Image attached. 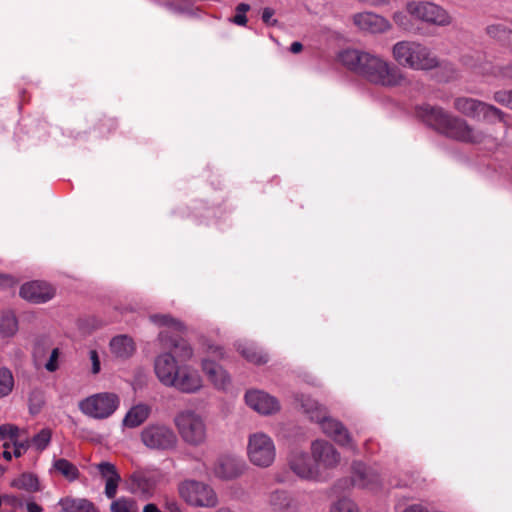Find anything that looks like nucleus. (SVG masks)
I'll use <instances>...</instances> for the list:
<instances>
[{
  "mask_svg": "<svg viewBox=\"0 0 512 512\" xmlns=\"http://www.w3.org/2000/svg\"><path fill=\"white\" fill-rule=\"evenodd\" d=\"M19 428L14 424H2L0 425V440L9 439L14 442L19 437Z\"/></svg>",
  "mask_w": 512,
  "mask_h": 512,
  "instance_id": "ea45409f",
  "label": "nucleus"
},
{
  "mask_svg": "<svg viewBox=\"0 0 512 512\" xmlns=\"http://www.w3.org/2000/svg\"><path fill=\"white\" fill-rule=\"evenodd\" d=\"M303 412L309 416L312 421L320 424L323 433L332 438L340 446L346 447L352 451L356 450L353 439L347 428L338 420L327 416L325 407L317 401L306 395L297 397Z\"/></svg>",
  "mask_w": 512,
  "mask_h": 512,
  "instance_id": "20e7f679",
  "label": "nucleus"
},
{
  "mask_svg": "<svg viewBox=\"0 0 512 512\" xmlns=\"http://www.w3.org/2000/svg\"><path fill=\"white\" fill-rule=\"evenodd\" d=\"M3 447L5 448V450L3 451V458L6 459L7 461H10L12 459V454L11 452L8 451V449L10 448V443L8 442H5L3 444Z\"/></svg>",
  "mask_w": 512,
  "mask_h": 512,
  "instance_id": "5fc2aeb1",
  "label": "nucleus"
},
{
  "mask_svg": "<svg viewBox=\"0 0 512 512\" xmlns=\"http://www.w3.org/2000/svg\"><path fill=\"white\" fill-rule=\"evenodd\" d=\"M310 451L315 466L321 474V481H323L326 478L327 472L336 468L340 463V453L330 442L325 440L313 441Z\"/></svg>",
  "mask_w": 512,
  "mask_h": 512,
  "instance_id": "4468645a",
  "label": "nucleus"
},
{
  "mask_svg": "<svg viewBox=\"0 0 512 512\" xmlns=\"http://www.w3.org/2000/svg\"><path fill=\"white\" fill-rule=\"evenodd\" d=\"M58 505L65 506V510L70 512H100L94 503L86 498L63 497Z\"/></svg>",
  "mask_w": 512,
  "mask_h": 512,
  "instance_id": "bb28decb",
  "label": "nucleus"
},
{
  "mask_svg": "<svg viewBox=\"0 0 512 512\" xmlns=\"http://www.w3.org/2000/svg\"><path fill=\"white\" fill-rule=\"evenodd\" d=\"M96 467L106 482H109L110 480L115 481L117 479H121L115 465L110 462H100L96 465Z\"/></svg>",
  "mask_w": 512,
  "mask_h": 512,
  "instance_id": "c9c22d12",
  "label": "nucleus"
},
{
  "mask_svg": "<svg viewBox=\"0 0 512 512\" xmlns=\"http://www.w3.org/2000/svg\"><path fill=\"white\" fill-rule=\"evenodd\" d=\"M241 462L232 456H220L214 463L213 475L222 480H231L242 473Z\"/></svg>",
  "mask_w": 512,
  "mask_h": 512,
  "instance_id": "4be33fe9",
  "label": "nucleus"
},
{
  "mask_svg": "<svg viewBox=\"0 0 512 512\" xmlns=\"http://www.w3.org/2000/svg\"><path fill=\"white\" fill-rule=\"evenodd\" d=\"M168 508L171 512H179V507L176 503H172Z\"/></svg>",
  "mask_w": 512,
  "mask_h": 512,
  "instance_id": "4d7b16f0",
  "label": "nucleus"
},
{
  "mask_svg": "<svg viewBox=\"0 0 512 512\" xmlns=\"http://www.w3.org/2000/svg\"><path fill=\"white\" fill-rule=\"evenodd\" d=\"M83 324H84V321H79L78 325H79V328L84 332V333H88L89 331L86 330L84 327H83Z\"/></svg>",
  "mask_w": 512,
  "mask_h": 512,
  "instance_id": "13d9d810",
  "label": "nucleus"
},
{
  "mask_svg": "<svg viewBox=\"0 0 512 512\" xmlns=\"http://www.w3.org/2000/svg\"><path fill=\"white\" fill-rule=\"evenodd\" d=\"M14 378L12 372L6 368H0V398L8 396L13 389Z\"/></svg>",
  "mask_w": 512,
  "mask_h": 512,
  "instance_id": "72a5a7b5",
  "label": "nucleus"
},
{
  "mask_svg": "<svg viewBox=\"0 0 512 512\" xmlns=\"http://www.w3.org/2000/svg\"><path fill=\"white\" fill-rule=\"evenodd\" d=\"M407 12L415 19L435 25L448 26L452 17L443 7L428 1H410L406 5Z\"/></svg>",
  "mask_w": 512,
  "mask_h": 512,
  "instance_id": "9b49d317",
  "label": "nucleus"
},
{
  "mask_svg": "<svg viewBox=\"0 0 512 512\" xmlns=\"http://www.w3.org/2000/svg\"><path fill=\"white\" fill-rule=\"evenodd\" d=\"M53 468L69 481H74L79 477L78 468L67 459L60 458L53 462Z\"/></svg>",
  "mask_w": 512,
  "mask_h": 512,
  "instance_id": "2f4dec72",
  "label": "nucleus"
},
{
  "mask_svg": "<svg viewBox=\"0 0 512 512\" xmlns=\"http://www.w3.org/2000/svg\"><path fill=\"white\" fill-rule=\"evenodd\" d=\"M462 64L474 74L489 77L493 69V63L488 61L480 52H470L462 56Z\"/></svg>",
  "mask_w": 512,
  "mask_h": 512,
  "instance_id": "b1692460",
  "label": "nucleus"
},
{
  "mask_svg": "<svg viewBox=\"0 0 512 512\" xmlns=\"http://www.w3.org/2000/svg\"><path fill=\"white\" fill-rule=\"evenodd\" d=\"M89 358L92 363V373L98 374L101 370L100 359L96 350H90Z\"/></svg>",
  "mask_w": 512,
  "mask_h": 512,
  "instance_id": "de8ad7c7",
  "label": "nucleus"
},
{
  "mask_svg": "<svg viewBox=\"0 0 512 512\" xmlns=\"http://www.w3.org/2000/svg\"><path fill=\"white\" fill-rule=\"evenodd\" d=\"M403 512H428L423 506L421 505H411L407 507Z\"/></svg>",
  "mask_w": 512,
  "mask_h": 512,
  "instance_id": "864d4df0",
  "label": "nucleus"
},
{
  "mask_svg": "<svg viewBox=\"0 0 512 512\" xmlns=\"http://www.w3.org/2000/svg\"><path fill=\"white\" fill-rule=\"evenodd\" d=\"M142 443L151 450L168 451L175 449L178 439L175 432L165 424H149L140 434Z\"/></svg>",
  "mask_w": 512,
  "mask_h": 512,
  "instance_id": "9d476101",
  "label": "nucleus"
},
{
  "mask_svg": "<svg viewBox=\"0 0 512 512\" xmlns=\"http://www.w3.org/2000/svg\"><path fill=\"white\" fill-rule=\"evenodd\" d=\"M59 355H60V351L58 348H54L50 354V357L47 361V363L45 364V368L47 371L49 372H54L58 369L59 365H58V358H59Z\"/></svg>",
  "mask_w": 512,
  "mask_h": 512,
  "instance_id": "c03bdc74",
  "label": "nucleus"
},
{
  "mask_svg": "<svg viewBox=\"0 0 512 512\" xmlns=\"http://www.w3.org/2000/svg\"><path fill=\"white\" fill-rule=\"evenodd\" d=\"M393 21L402 28H407L408 19L407 16L403 12H395L393 14Z\"/></svg>",
  "mask_w": 512,
  "mask_h": 512,
  "instance_id": "8fccbe9b",
  "label": "nucleus"
},
{
  "mask_svg": "<svg viewBox=\"0 0 512 512\" xmlns=\"http://www.w3.org/2000/svg\"><path fill=\"white\" fill-rule=\"evenodd\" d=\"M391 54L399 66L414 71H429L439 66L438 57L419 41H398L392 46Z\"/></svg>",
  "mask_w": 512,
  "mask_h": 512,
  "instance_id": "7ed1b4c3",
  "label": "nucleus"
},
{
  "mask_svg": "<svg viewBox=\"0 0 512 512\" xmlns=\"http://www.w3.org/2000/svg\"><path fill=\"white\" fill-rule=\"evenodd\" d=\"M180 367L181 365L178 364L175 356L170 351L160 353L154 360L156 377L166 387H171Z\"/></svg>",
  "mask_w": 512,
  "mask_h": 512,
  "instance_id": "a211bd4d",
  "label": "nucleus"
},
{
  "mask_svg": "<svg viewBox=\"0 0 512 512\" xmlns=\"http://www.w3.org/2000/svg\"><path fill=\"white\" fill-rule=\"evenodd\" d=\"M418 115L429 126L449 138L470 144H484L487 147H497L498 140L485 129L470 125L466 120L454 116L440 107L423 105Z\"/></svg>",
  "mask_w": 512,
  "mask_h": 512,
  "instance_id": "f03ea898",
  "label": "nucleus"
},
{
  "mask_svg": "<svg viewBox=\"0 0 512 512\" xmlns=\"http://www.w3.org/2000/svg\"><path fill=\"white\" fill-rule=\"evenodd\" d=\"M26 508H27L28 512H42L43 511L42 507L35 502H28L26 505Z\"/></svg>",
  "mask_w": 512,
  "mask_h": 512,
  "instance_id": "603ef678",
  "label": "nucleus"
},
{
  "mask_svg": "<svg viewBox=\"0 0 512 512\" xmlns=\"http://www.w3.org/2000/svg\"><path fill=\"white\" fill-rule=\"evenodd\" d=\"M489 77H494L512 83V64L502 66L493 64V69Z\"/></svg>",
  "mask_w": 512,
  "mask_h": 512,
  "instance_id": "58836bf2",
  "label": "nucleus"
},
{
  "mask_svg": "<svg viewBox=\"0 0 512 512\" xmlns=\"http://www.w3.org/2000/svg\"><path fill=\"white\" fill-rule=\"evenodd\" d=\"M206 352L208 356L203 358L201 361L202 371L216 389H227L231 382L230 376L222 366L209 358L210 356L218 359L224 358L223 348L218 345L211 344L207 346Z\"/></svg>",
  "mask_w": 512,
  "mask_h": 512,
  "instance_id": "ddd939ff",
  "label": "nucleus"
},
{
  "mask_svg": "<svg viewBox=\"0 0 512 512\" xmlns=\"http://www.w3.org/2000/svg\"><path fill=\"white\" fill-rule=\"evenodd\" d=\"M18 331V320L11 311L3 312L0 317V334L2 337H13Z\"/></svg>",
  "mask_w": 512,
  "mask_h": 512,
  "instance_id": "7c9ffc66",
  "label": "nucleus"
},
{
  "mask_svg": "<svg viewBox=\"0 0 512 512\" xmlns=\"http://www.w3.org/2000/svg\"><path fill=\"white\" fill-rule=\"evenodd\" d=\"M453 106L457 112L468 118L482 120L488 123H493L496 120L501 122L505 121L504 118L506 114L502 110L492 104L472 97H457L454 100Z\"/></svg>",
  "mask_w": 512,
  "mask_h": 512,
  "instance_id": "0eeeda50",
  "label": "nucleus"
},
{
  "mask_svg": "<svg viewBox=\"0 0 512 512\" xmlns=\"http://www.w3.org/2000/svg\"><path fill=\"white\" fill-rule=\"evenodd\" d=\"M287 466L289 470L303 481H321L319 469L315 466L312 456L305 451L293 449L287 455Z\"/></svg>",
  "mask_w": 512,
  "mask_h": 512,
  "instance_id": "2eb2a0df",
  "label": "nucleus"
},
{
  "mask_svg": "<svg viewBox=\"0 0 512 512\" xmlns=\"http://www.w3.org/2000/svg\"><path fill=\"white\" fill-rule=\"evenodd\" d=\"M13 488L24 490L30 493L41 490L38 478L32 473H23L11 482Z\"/></svg>",
  "mask_w": 512,
  "mask_h": 512,
  "instance_id": "c756f323",
  "label": "nucleus"
},
{
  "mask_svg": "<svg viewBox=\"0 0 512 512\" xmlns=\"http://www.w3.org/2000/svg\"><path fill=\"white\" fill-rule=\"evenodd\" d=\"M151 413V407L144 403L134 405L129 409L123 419V425L129 428L140 426L147 420Z\"/></svg>",
  "mask_w": 512,
  "mask_h": 512,
  "instance_id": "a878e982",
  "label": "nucleus"
},
{
  "mask_svg": "<svg viewBox=\"0 0 512 512\" xmlns=\"http://www.w3.org/2000/svg\"><path fill=\"white\" fill-rule=\"evenodd\" d=\"M486 33L490 37H492L498 41H505L508 39L511 31L506 26H504L502 24H492V25L487 26Z\"/></svg>",
  "mask_w": 512,
  "mask_h": 512,
  "instance_id": "4c0bfd02",
  "label": "nucleus"
},
{
  "mask_svg": "<svg viewBox=\"0 0 512 512\" xmlns=\"http://www.w3.org/2000/svg\"><path fill=\"white\" fill-rule=\"evenodd\" d=\"M109 348L112 355L119 359H127L135 352V344L127 335H117L110 340Z\"/></svg>",
  "mask_w": 512,
  "mask_h": 512,
  "instance_id": "393cba45",
  "label": "nucleus"
},
{
  "mask_svg": "<svg viewBox=\"0 0 512 512\" xmlns=\"http://www.w3.org/2000/svg\"><path fill=\"white\" fill-rule=\"evenodd\" d=\"M162 480L163 474L158 469H138L128 477L127 490L142 500H149Z\"/></svg>",
  "mask_w": 512,
  "mask_h": 512,
  "instance_id": "1a4fd4ad",
  "label": "nucleus"
},
{
  "mask_svg": "<svg viewBox=\"0 0 512 512\" xmlns=\"http://www.w3.org/2000/svg\"><path fill=\"white\" fill-rule=\"evenodd\" d=\"M111 512H139V507L135 499L130 497H119L110 504Z\"/></svg>",
  "mask_w": 512,
  "mask_h": 512,
  "instance_id": "473e14b6",
  "label": "nucleus"
},
{
  "mask_svg": "<svg viewBox=\"0 0 512 512\" xmlns=\"http://www.w3.org/2000/svg\"><path fill=\"white\" fill-rule=\"evenodd\" d=\"M380 484L378 473L361 462L352 464L350 485L362 489H375Z\"/></svg>",
  "mask_w": 512,
  "mask_h": 512,
  "instance_id": "aec40b11",
  "label": "nucleus"
},
{
  "mask_svg": "<svg viewBox=\"0 0 512 512\" xmlns=\"http://www.w3.org/2000/svg\"><path fill=\"white\" fill-rule=\"evenodd\" d=\"M158 339L162 344V347L165 349L173 350L175 355L181 361L190 360L194 351L191 345L184 339H174L168 335V332L165 330L160 331L158 335Z\"/></svg>",
  "mask_w": 512,
  "mask_h": 512,
  "instance_id": "5701e85b",
  "label": "nucleus"
},
{
  "mask_svg": "<svg viewBox=\"0 0 512 512\" xmlns=\"http://www.w3.org/2000/svg\"><path fill=\"white\" fill-rule=\"evenodd\" d=\"M51 436L52 433L50 429H42L32 438L31 443L37 450L43 451L49 445Z\"/></svg>",
  "mask_w": 512,
  "mask_h": 512,
  "instance_id": "e433bc0d",
  "label": "nucleus"
},
{
  "mask_svg": "<svg viewBox=\"0 0 512 512\" xmlns=\"http://www.w3.org/2000/svg\"><path fill=\"white\" fill-rule=\"evenodd\" d=\"M238 352L249 362L255 364L266 363L268 357L261 350L257 349L254 343L247 341H239L236 344Z\"/></svg>",
  "mask_w": 512,
  "mask_h": 512,
  "instance_id": "cd10ccee",
  "label": "nucleus"
},
{
  "mask_svg": "<svg viewBox=\"0 0 512 512\" xmlns=\"http://www.w3.org/2000/svg\"><path fill=\"white\" fill-rule=\"evenodd\" d=\"M330 512H361V510L353 500L341 498L331 505Z\"/></svg>",
  "mask_w": 512,
  "mask_h": 512,
  "instance_id": "f704fd0d",
  "label": "nucleus"
},
{
  "mask_svg": "<svg viewBox=\"0 0 512 512\" xmlns=\"http://www.w3.org/2000/svg\"><path fill=\"white\" fill-rule=\"evenodd\" d=\"M270 503L277 508H283L288 505V497L285 492L277 491L271 495Z\"/></svg>",
  "mask_w": 512,
  "mask_h": 512,
  "instance_id": "37998d69",
  "label": "nucleus"
},
{
  "mask_svg": "<svg viewBox=\"0 0 512 512\" xmlns=\"http://www.w3.org/2000/svg\"><path fill=\"white\" fill-rule=\"evenodd\" d=\"M302 48H303V46H302V44H301L300 42H293V43L291 44V46H290V51H291L292 53H295V54H296V53L301 52V51H302Z\"/></svg>",
  "mask_w": 512,
  "mask_h": 512,
  "instance_id": "6e6d98bb",
  "label": "nucleus"
},
{
  "mask_svg": "<svg viewBox=\"0 0 512 512\" xmlns=\"http://www.w3.org/2000/svg\"><path fill=\"white\" fill-rule=\"evenodd\" d=\"M352 20L359 30L371 34L385 33L392 27L385 17L371 11L356 13L353 15Z\"/></svg>",
  "mask_w": 512,
  "mask_h": 512,
  "instance_id": "f3484780",
  "label": "nucleus"
},
{
  "mask_svg": "<svg viewBox=\"0 0 512 512\" xmlns=\"http://www.w3.org/2000/svg\"><path fill=\"white\" fill-rule=\"evenodd\" d=\"M174 425L182 440L190 446H200L207 438V428L203 417L191 409L178 412Z\"/></svg>",
  "mask_w": 512,
  "mask_h": 512,
  "instance_id": "39448f33",
  "label": "nucleus"
},
{
  "mask_svg": "<svg viewBox=\"0 0 512 512\" xmlns=\"http://www.w3.org/2000/svg\"><path fill=\"white\" fill-rule=\"evenodd\" d=\"M61 508H62V509H61V512H70V511H66V510H65V506H61Z\"/></svg>",
  "mask_w": 512,
  "mask_h": 512,
  "instance_id": "bf43d9fd",
  "label": "nucleus"
},
{
  "mask_svg": "<svg viewBox=\"0 0 512 512\" xmlns=\"http://www.w3.org/2000/svg\"><path fill=\"white\" fill-rule=\"evenodd\" d=\"M245 401L250 408L263 415L274 414L280 410L279 401L264 391H248Z\"/></svg>",
  "mask_w": 512,
  "mask_h": 512,
  "instance_id": "6ab92c4d",
  "label": "nucleus"
},
{
  "mask_svg": "<svg viewBox=\"0 0 512 512\" xmlns=\"http://www.w3.org/2000/svg\"><path fill=\"white\" fill-rule=\"evenodd\" d=\"M120 406V398L112 392H100L90 395L78 403L80 412L95 420L111 417Z\"/></svg>",
  "mask_w": 512,
  "mask_h": 512,
  "instance_id": "423d86ee",
  "label": "nucleus"
},
{
  "mask_svg": "<svg viewBox=\"0 0 512 512\" xmlns=\"http://www.w3.org/2000/svg\"><path fill=\"white\" fill-rule=\"evenodd\" d=\"M275 14L274 9L266 7L262 11V20L268 25H274L277 21L273 18Z\"/></svg>",
  "mask_w": 512,
  "mask_h": 512,
  "instance_id": "09e8293b",
  "label": "nucleus"
},
{
  "mask_svg": "<svg viewBox=\"0 0 512 512\" xmlns=\"http://www.w3.org/2000/svg\"><path fill=\"white\" fill-rule=\"evenodd\" d=\"M180 496L195 507H215L218 498L215 491L207 484L195 480H187L179 485Z\"/></svg>",
  "mask_w": 512,
  "mask_h": 512,
  "instance_id": "f8f14e48",
  "label": "nucleus"
},
{
  "mask_svg": "<svg viewBox=\"0 0 512 512\" xmlns=\"http://www.w3.org/2000/svg\"><path fill=\"white\" fill-rule=\"evenodd\" d=\"M12 444L14 446L13 455L15 457L22 456L29 447V443L27 441L20 442L18 439L16 441L12 442Z\"/></svg>",
  "mask_w": 512,
  "mask_h": 512,
  "instance_id": "49530a36",
  "label": "nucleus"
},
{
  "mask_svg": "<svg viewBox=\"0 0 512 512\" xmlns=\"http://www.w3.org/2000/svg\"><path fill=\"white\" fill-rule=\"evenodd\" d=\"M54 294V289L41 281L26 283L20 289V296L33 303H45L52 299Z\"/></svg>",
  "mask_w": 512,
  "mask_h": 512,
  "instance_id": "412c9836",
  "label": "nucleus"
},
{
  "mask_svg": "<svg viewBox=\"0 0 512 512\" xmlns=\"http://www.w3.org/2000/svg\"><path fill=\"white\" fill-rule=\"evenodd\" d=\"M149 319L156 326L174 332H183L185 330L184 324L169 314H152L149 316Z\"/></svg>",
  "mask_w": 512,
  "mask_h": 512,
  "instance_id": "c85d7f7f",
  "label": "nucleus"
},
{
  "mask_svg": "<svg viewBox=\"0 0 512 512\" xmlns=\"http://www.w3.org/2000/svg\"><path fill=\"white\" fill-rule=\"evenodd\" d=\"M16 284V281L13 277L6 275V274H0V287L7 288L12 287Z\"/></svg>",
  "mask_w": 512,
  "mask_h": 512,
  "instance_id": "3c124183",
  "label": "nucleus"
},
{
  "mask_svg": "<svg viewBox=\"0 0 512 512\" xmlns=\"http://www.w3.org/2000/svg\"><path fill=\"white\" fill-rule=\"evenodd\" d=\"M250 9L246 3H240L236 7V15L233 17V22L237 25L244 26L247 23L245 13Z\"/></svg>",
  "mask_w": 512,
  "mask_h": 512,
  "instance_id": "79ce46f5",
  "label": "nucleus"
},
{
  "mask_svg": "<svg viewBox=\"0 0 512 512\" xmlns=\"http://www.w3.org/2000/svg\"><path fill=\"white\" fill-rule=\"evenodd\" d=\"M247 456L254 466L270 467L276 459V446L273 439L264 432L250 434L247 441Z\"/></svg>",
  "mask_w": 512,
  "mask_h": 512,
  "instance_id": "6e6552de",
  "label": "nucleus"
},
{
  "mask_svg": "<svg viewBox=\"0 0 512 512\" xmlns=\"http://www.w3.org/2000/svg\"><path fill=\"white\" fill-rule=\"evenodd\" d=\"M493 99L498 104L512 110V90H498L494 92Z\"/></svg>",
  "mask_w": 512,
  "mask_h": 512,
  "instance_id": "a19ab883",
  "label": "nucleus"
},
{
  "mask_svg": "<svg viewBox=\"0 0 512 512\" xmlns=\"http://www.w3.org/2000/svg\"><path fill=\"white\" fill-rule=\"evenodd\" d=\"M339 61L367 81L383 87H398L407 83L405 73L383 57L356 49L339 54Z\"/></svg>",
  "mask_w": 512,
  "mask_h": 512,
  "instance_id": "f257e3e1",
  "label": "nucleus"
},
{
  "mask_svg": "<svg viewBox=\"0 0 512 512\" xmlns=\"http://www.w3.org/2000/svg\"><path fill=\"white\" fill-rule=\"evenodd\" d=\"M120 481H121V479H117L115 481L110 480L109 482H106L105 495L107 498H109V499L115 498Z\"/></svg>",
  "mask_w": 512,
  "mask_h": 512,
  "instance_id": "a18cd8bd",
  "label": "nucleus"
},
{
  "mask_svg": "<svg viewBox=\"0 0 512 512\" xmlns=\"http://www.w3.org/2000/svg\"><path fill=\"white\" fill-rule=\"evenodd\" d=\"M204 387L199 371L190 365H181L170 388L184 394H196Z\"/></svg>",
  "mask_w": 512,
  "mask_h": 512,
  "instance_id": "dca6fc26",
  "label": "nucleus"
}]
</instances>
